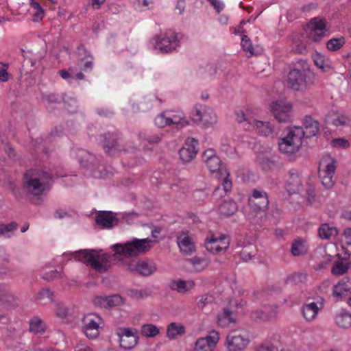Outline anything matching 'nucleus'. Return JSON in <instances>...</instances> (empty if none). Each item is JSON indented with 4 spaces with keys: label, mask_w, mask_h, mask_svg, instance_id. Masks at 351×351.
<instances>
[{
    "label": "nucleus",
    "mask_w": 351,
    "mask_h": 351,
    "mask_svg": "<svg viewBox=\"0 0 351 351\" xmlns=\"http://www.w3.org/2000/svg\"><path fill=\"white\" fill-rule=\"evenodd\" d=\"M53 182L51 173L40 169L27 170L23 176L25 191L34 196L41 195L49 191Z\"/></svg>",
    "instance_id": "obj_1"
},
{
    "label": "nucleus",
    "mask_w": 351,
    "mask_h": 351,
    "mask_svg": "<svg viewBox=\"0 0 351 351\" xmlns=\"http://www.w3.org/2000/svg\"><path fill=\"white\" fill-rule=\"evenodd\" d=\"M314 82L315 75L306 62L302 65H297L287 75V86L294 91L304 92L314 84Z\"/></svg>",
    "instance_id": "obj_2"
},
{
    "label": "nucleus",
    "mask_w": 351,
    "mask_h": 351,
    "mask_svg": "<svg viewBox=\"0 0 351 351\" xmlns=\"http://www.w3.org/2000/svg\"><path fill=\"white\" fill-rule=\"evenodd\" d=\"M72 256L99 273L107 271L111 265L110 255L94 250L77 251L72 254Z\"/></svg>",
    "instance_id": "obj_3"
},
{
    "label": "nucleus",
    "mask_w": 351,
    "mask_h": 351,
    "mask_svg": "<svg viewBox=\"0 0 351 351\" xmlns=\"http://www.w3.org/2000/svg\"><path fill=\"white\" fill-rule=\"evenodd\" d=\"M304 133L299 128H291L287 135L279 139L280 152L288 157H292L298 152L302 145Z\"/></svg>",
    "instance_id": "obj_4"
},
{
    "label": "nucleus",
    "mask_w": 351,
    "mask_h": 351,
    "mask_svg": "<svg viewBox=\"0 0 351 351\" xmlns=\"http://www.w3.org/2000/svg\"><path fill=\"white\" fill-rule=\"evenodd\" d=\"M149 239H134L130 242L125 244H116L113 249L116 254L122 255L125 257L136 256L146 252L150 247Z\"/></svg>",
    "instance_id": "obj_5"
},
{
    "label": "nucleus",
    "mask_w": 351,
    "mask_h": 351,
    "mask_svg": "<svg viewBox=\"0 0 351 351\" xmlns=\"http://www.w3.org/2000/svg\"><path fill=\"white\" fill-rule=\"evenodd\" d=\"M250 212L254 215L264 213L269 206L267 193L259 189H254L248 199Z\"/></svg>",
    "instance_id": "obj_6"
},
{
    "label": "nucleus",
    "mask_w": 351,
    "mask_h": 351,
    "mask_svg": "<svg viewBox=\"0 0 351 351\" xmlns=\"http://www.w3.org/2000/svg\"><path fill=\"white\" fill-rule=\"evenodd\" d=\"M178 35L171 30L160 34L155 38V48L162 53H167L176 49L179 41Z\"/></svg>",
    "instance_id": "obj_7"
},
{
    "label": "nucleus",
    "mask_w": 351,
    "mask_h": 351,
    "mask_svg": "<svg viewBox=\"0 0 351 351\" xmlns=\"http://www.w3.org/2000/svg\"><path fill=\"white\" fill-rule=\"evenodd\" d=\"M202 160L212 173H216L217 176H229L226 167L221 165L220 158L213 149H208L203 153Z\"/></svg>",
    "instance_id": "obj_8"
},
{
    "label": "nucleus",
    "mask_w": 351,
    "mask_h": 351,
    "mask_svg": "<svg viewBox=\"0 0 351 351\" xmlns=\"http://www.w3.org/2000/svg\"><path fill=\"white\" fill-rule=\"evenodd\" d=\"M117 335L119 338L120 346L124 350H130L138 343V331L134 328H119Z\"/></svg>",
    "instance_id": "obj_9"
},
{
    "label": "nucleus",
    "mask_w": 351,
    "mask_h": 351,
    "mask_svg": "<svg viewBox=\"0 0 351 351\" xmlns=\"http://www.w3.org/2000/svg\"><path fill=\"white\" fill-rule=\"evenodd\" d=\"M335 169V162L332 160H330V161L326 164L325 160H323L319 165V176L323 186L327 189H331L334 185L333 176Z\"/></svg>",
    "instance_id": "obj_10"
},
{
    "label": "nucleus",
    "mask_w": 351,
    "mask_h": 351,
    "mask_svg": "<svg viewBox=\"0 0 351 351\" xmlns=\"http://www.w3.org/2000/svg\"><path fill=\"white\" fill-rule=\"evenodd\" d=\"M84 333L89 339H95L99 336L100 325L102 320L100 317L95 314L86 315L83 319Z\"/></svg>",
    "instance_id": "obj_11"
},
{
    "label": "nucleus",
    "mask_w": 351,
    "mask_h": 351,
    "mask_svg": "<svg viewBox=\"0 0 351 351\" xmlns=\"http://www.w3.org/2000/svg\"><path fill=\"white\" fill-rule=\"evenodd\" d=\"M101 136L103 148L106 154L114 156L125 150L117 134L108 132Z\"/></svg>",
    "instance_id": "obj_12"
},
{
    "label": "nucleus",
    "mask_w": 351,
    "mask_h": 351,
    "mask_svg": "<svg viewBox=\"0 0 351 351\" xmlns=\"http://www.w3.org/2000/svg\"><path fill=\"white\" fill-rule=\"evenodd\" d=\"M127 269L132 273L143 276H151L156 271L154 263L145 261H138L137 262L132 261L128 264Z\"/></svg>",
    "instance_id": "obj_13"
},
{
    "label": "nucleus",
    "mask_w": 351,
    "mask_h": 351,
    "mask_svg": "<svg viewBox=\"0 0 351 351\" xmlns=\"http://www.w3.org/2000/svg\"><path fill=\"white\" fill-rule=\"evenodd\" d=\"M270 107L275 119L278 122H287L290 120L291 106L289 103L284 101H276L272 102Z\"/></svg>",
    "instance_id": "obj_14"
},
{
    "label": "nucleus",
    "mask_w": 351,
    "mask_h": 351,
    "mask_svg": "<svg viewBox=\"0 0 351 351\" xmlns=\"http://www.w3.org/2000/svg\"><path fill=\"white\" fill-rule=\"evenodd\" d=\"M248 343V339L237 330L230 332L226 337V344L228 351H243Z\"/></svg>",
    "instance_id": "obj_15"
},
{
    "label": "nucleus",
    "mask_w": 351,
    "mask_h": 351,
    "mask_svg": "<svg viewBox=\"0 0 351 351\" xmlns=\"http://www.w3.org/2000/svg\"><path fill=\"white\" fill-rule=\"evenodd\" d=\"M198 145V141L194 138H187L184 146L180 149V159L184 162L191 161L196 156Z\"/></svg>",
    "instance_id": "obj_16"
},
{
    "label": "nucleus",
    "mask_w": 351,
    "mask_h": 351,
    "mask_svg": "<svg viewBox=\"0 0 351 351\" xmlns=\"http://www.w3.org/2000/svg\"><path fill=\"white\" fill-rule=\"evenodd\" d=\"M96 223L103 228H112L119 223L117 214L112 211H99L95 218Z\"/></svg>",
    "instance_id": "obj_17"
},
{
    "label": "nucleus",
    "mask_w": 351,
    "mask_h": 351,
    "mask_svg": "<svg viewBox=\"0 0 351 351\" xmlns=\"http://www.w3.org/2000/svg\"><path fill=\"white\" fill-rule=\"evenodd\" d=\"M178 245L185 254H191L195 250V245L188 232H182L177 238Z\"/></svg>",
    "instance_id": "obj_18"
},
{
    "label": "nucleus",
    "mask_w": 351,
    "mask_h": 351,
    "mask_svg": "<svg viewBox=\"0 0 351 351\" xmlns=\"http://www.w3.org/2000/svg\"><path fill=\"white\" fill-rule=\"evenodd\" d=\"M303 126L298 127L304 133V137L310 138L315 136L319 132V123L311 117L306 116L304 119Z\"/></svg>",
    "instance_id": "obj_19"
},
{
    "label": "nucleus",
    "mask_w": 351,
    "mask_h": 351,
    "mask_svg": "<svg viewBox=\"0 0 351 351\" xmlns=\"http://www.w3.org/2000/svg\"><path fill=\"white\" fill-rule=\"evenodd\" d=\"M195 285L193 280H172L169 282V288L173 291H176L180 293H184L194 288Z\"/></svg>",
    "instance_id": "obj_20"
},
{
    "label": "nucleus",
    "mask_w": 351,
    "mask_h": 351,
    "mask_svg": "<svg viewBox=\"0 0 351 351\" xmlns=\"http://www.w3.org/2000/svg\"><path fill=\"white\" fill-rule=\"evenodd\" d=\"M76 156L80 164L86 168H91L96 165L95 156L85 149H78Z\"/></svg>",
    "instance_id": "obj_21"
},
{
    "label": "nucleus",
    "mask_w": 351,
    "mask_h": 351,
    "mask_svg": "<svg viewBox=\"0 0 351 351\" xmlns=\"http://www.w3.org/2000/svg\"><path fill=\"white\" fill-rule=\"evenodd\" d=\"M288 191L291 193L297 192L301 185V180L297 170L293 169L289 171V177L287 180Z\"/></svg>",
    "instance_id": "obj_22"
},
{
    "label": "nucleus",
    "mask_w": 351,
    "mask_h": 351,
    "mask_svg": "<svg viewBox=\"0 0 351 351\" xmlns=\"http://www.w3.org/2000/svg\"><path fill=\"white\" fill-rule=\"evenodd\" d=\"M338 234L336 227L325 223H322L318 229V235L322 239L330 240Z\"/></svg>",
    "instance_id": "obj_23"
},
{
    "label": "nucleus",
    "mask_w": 351,
    "mask_h": 351,
    "mask_svg": "<svg viewBox=\"0 0 351 351\" xmlns=\"http://www.w3.org/2000/svg\"><path fill=\"white\" fill-rule=\"evenodd\" d=\"M335 323L342 328L351 327V313L346 310L341 309L335 314Z\"/></svg>",
    "instance_id": "obj_24"
},
{
    "label": "nucleus",
    "mask_w": 351,
    "mask_h": 351,
    "mask_svg": "<svg viewBox=\"0 0 351 351\" xmlns=\"http://www.w3.org/2000/svg\"><path fill=\"white\" fill-rule=\"evenodd\" d=\"M319 309L317 304L314 302L304 304L302 308L304 318L308 322L313 321L316 317Z\"/></svg>",
    "instance_id": "obj_25"
},
{
    "label": "nucleus",
    "mask_w": 351,
    "mask_h": 351,
    "mask_svg": "<svg viewBox=\"0 0 351 351\" xmlns=\"http://www.w3.org/2000/svg\"><path fill=\"white\" fill-rule=\"evenodd\" d=\"M256 162L264 171H269L277 167V163L274 158L269 157L266 155H259Z\"/></svg>",
    "instance_id": "obj_26"
},
{
    "label": "nucleus",
    "mask_w": 351,
    "mask_h": 351,
    "mask_svg": "<svg viewBox=\"0 0 351 351\" xmlns=\"http://www.w3.org/2000/svg\"><path fill=\"white\" fill-rule=\"evenodd\" d=\"M185 332V328L182 324L172 322L167 326V336L172 339H175L178 335H184Z\"/></svg>",
    "instance_id": "obj_27"
},
{
    "label": "nucleus",
    "mask_w": 351,
    "mask_h": 351,
    "mask_svg": "<svg viewBox=\"0 0 351 351\" xmlns=\"http://www.w3.org/2000/svg\"><path fill=\"white\" fill-rule=\"evenodd\" d=\"M237 210V204L232 200L223 201L219 207V212L221 215L229 216L234 214Z\"/></svg>",
    "instance_id": "obj_28"
},
{
    "label": "nucleus",
    "mask_w": 351,
    "mask_h": 351,
    "mask_svg": "<svg viewBox=\"0 0 351 351\" xmlns=\"http://www.w3.org/2000/svg\"><path fill=\"white\" fill-rule=\"evenodd\" d=\"M253 125L252 129H256L257 132L262 136H269L273 132V129L269 122H263L254 119L253 120Z\"/></svg>",
    "instance_id": "obj_29"
},
{
    "label": "nucleus",
    "mask_w": 351,
    "mask_h": 351,
    "mask_svg": "<svg viewBox=\"0 0 351 351\" xmlns=\"http://www.w3.org/2000/svg\"><path fill=\"white\" fill-rule=\"evenodd\" d=\"M350 290V284L348 280L339 281L333 288V295L337 298H343L346 293Z\"/></svg>",
    "instance_id": "obj_30"
},
{
    "label": "nucleus",
    "mask_w": 351,
    "mask_h": 351,
    "mask_svg": "<svg viewBox=\"0 0 351 351\" xmlns=\"http://www.w3.org/2000/svg\"><path fill=\"white\" fill-rule=\"evenodd\" d=\"M234 319L232 317V312L228 309H223V311L218 315L217 322L221 327H227L230 324L234 323Z\"/></svg>",
    "instance_id": "obj_31"
},
{
    "label": "nucleus",
    "mask_w": 351,
    "mask_h": 351,
    "mask_svg": "<svg viewBox=\"0 0 351 351\" xmlns=\"http://www.w3.org/2000/svg\"><path fill=\"white\" fill-rule=\"evenodd\" d=\"M219 240H217V237L212 235L210 238H206L205 241V247L206 250L213 254H218L221 252V246L219 245Z\"/></svg>",
    "instance_id": "obj_32"
},
{
    "label": "nucleus",
    "mask_w": 351,
    "mask_h": 351,
    "mask_svg": "<svg viewBox=\"0 0 351 351\" xmlns=\"http://www.w3.org/2000/svg\"><path fill=\"white\" fill-rule=\"evenodd\" d=\"M256 254V247L253 244L245 245L240 252L241 259L245 262L250 261Z\"/></svg>",
    "instance_id": "obj_33"
},
{
    "label": "nucleus",
    "mask_w": 351,
    "mask_h": 351,
    "mask_svg": "<svg viewBox=\"0 0 351 351\" xmlns=\"http://www.w3.org/2000/svg\"><path fill=\"white\" fill-rule=\"evenodd\" d=\"M169 114L171 125H176L178 128H181L189 124V121L185 119L182 112L174 114L173 112L169 111Z\"/></svg>",
    "instance_id": "obj_34"
},
{
    "label": "nucleus",
    "mask_w": 351,
    "mask_h": 351,
    "mask_svg": "<svg viewBox=\"0 0 351 351\" xmlns=\"http://www.w3.org/2000/svg\"><path fill=\"white\" fill-rule=\"evenodd\" d=\"M308 29L326 32V21L319 18L312 19L308 25Z\"/></svg>",
    "instance_id": "obj_35"
},
{
    "label": "nucleus",
    "mask_w": 351,
    "mask_h": 351,
    "mask_svg": "<svg viewBox=\"0 0 351 351\" xmlns=\"http://www.w3.org/2000/svg\"><path fill=\"white\" fill-rule=\"evenodd\" d=\"M307 249L305 247L304 241L299 239L295 240L291 245V252L295 256H302L306 253Z\"/></svg>",
    "instance_id": "obj_36"
},
{
    "label": "nucleus",
    "mask_w": 351,
    "mask_h": 351,
    "mask_svg": "<svg viewBox=\"0 0 351 351\" xmlns=\"http://www.w3.org/2000/svg\"><path fill=\"white\" fill-rule=\"evenodd\" d=\"M141 331V334L147 337H154L160 332L157 326L152 324L143 325Z\"/></svg>",
    "instance_id": "obj_37"
},
{
    "label": "nucleus",
    "mask_w": 351,
    "mask_h": 351,
    "mask_svg": "<svg viewBox=\"0 0 351 351\" xmlns=\"http://www.w3.org/2000/svg\"><path fill=\"white\" fill-rule=\"evenodd\" d=\"M155 125L160 128L171 125L169 111H165L158 114L155 120Z\"/></svg>",
    "instance_id": "obj_38"
},
{
    "label": "nucleus",
    "mask_w": 351,
    "mask_h": 351,
    "mask_svg": "<svg viewBox=\"0 0 351 351\" xmlns=\"http://www.w3.org/2000/svg\"><path fill=\"white\" fill-rule=\"evenodd\" d=\"M202 121L204 125H212L216 122V114L210 108L205 106L204 108Z\"/></svg>",
    "instance_id": "obj_39"
},
{
    "label": "nucleus",
    "mask_w": 351,
    "mask_h": 351,
    "mask_svg": "<svg viewBox=\"0 0 351 351\" xmlns=\"http://www.w3.org/2000/svg\"><path fill=\"white\" fill-rule=\"evenodd\" d=\"M236 119L239 123L244 122V127L247 130H252L254 127L253 125V119L248 118L246 117V114L242 110L237 111L236 113Z\"/></svg>",
    "instance_id": "obj_40"
},
{
    "label": "nucleus",
    "mask_w": 351,
    "mask_h": 351,
    "mask_svg": "<svg viewBox=\"0 0 351 351\" xmlns=\"http://www.w3.org/2000/svg\"><path fill=\"white\" fill-rule=\"evenodd\" d=\"M17 228L18 223L15 221L8 224L1 223L2 232H1V236L10 239L12 237L13 232L16 230Z\"/></svg>",
    "instance_id": "obj_41"
},
{
    "label": "nucleus",
    "mask_w": 351,
    "mask_h": 351,
    "mask_svg": "<svg viewBox=\"0 0 351 351\" xmlns=\"http://www.w3.org/2000/svg\"><path fill=\"white\" fill-rule=\"evenodd\" d=\"M189 261L196 271H201L208 265V261L204 258L194 257L189 259Z\"/></svg>",
    "instance_id": "obj_42"
},
{
    "label": "nucleus",
    "mask_w": 351,
    "mask_h": 351,
    "mask_svg": "<svg viewBox=\"0 0 351 351\" xmlns=\"http://www.w3.org/2000/svg\"><path fill=\"white\" fill-rule=\"evenodd\" d=\"M349 266L342 261H335L332 267L331 273L333 275L339 276L344 274L348 269Z\"/></svg>",
    "instance_id": "obj_43"
},
{
    "label": "nucleus",
    "mask_w": 351,
    "mask_h": 351,
    "mask_svg": "<svg viewBox=\"0 0 351 351\" xmlns=\"http://www.w3.org/2000/svg\"><path fill=\"white\" fill-rule=\"evenodd\" d=\"M139 136L141 138L147 141L149 143L156 144L161 141L163 134L162 133L152 134L147 132H141Z\"/></svg>",
    "instance_id": "obj_44"
},
{
    "label": "nucleus",
    "mask_w": 351,
    "mask_h": 351,
    "mask_svg": "<svg viewBox=\"0 0 351 351\" xmlns=\"http://www.w3.org/2000/svg\"><path fill=\"white\" fill-rule=\"evenodd\" d=\"M345 44V39L343 37L332 38L326 43L327 49L329 51H335L339 50Z\"/></svg>",
    "instance_id": "obj_45"
},
{
    "label": "nucleus",
    "mask_w": 351,
    "mask_h": 351,
    "mask_svg": "<svg viewBox=\"0 0 351 351\" xmlns=\"http://www.w3.org/2000/svg\"><path fill=\"white\" fill-rule=\"evenodd\" d=\"M29 329L34 333H43L45 332V324L42 320L34 318L31 320L29 324Z\"/></svg>",
    "instance_id": "obj_46"
},
{
    "label": "nucleus",
    "mask_w": 351,
    "mask_h": 351,
    "mask_svg": "<svg viewBox=\"0 0 351 351\" xmlns=\"http://www.w3.org/2000/svg\"><path fill=\"white\" fill-rule=\"evenodd\" d=\"M36 299L40 302H52L53 292L49 289L43 288L37 293Z\"/></svg>",
    "instance_id": "obj_47"
},
{
    "label": "nucleus",
    "mask_w": 351,
    "mask_h": 351,
    "mask_svg": "<svg viewBox=\"0 0 351 351\" xmlns=\"http://www.w3.org/2000/svg\"><path fill=\"white\" fill-rule=\"evenodd\" d=\"M127 295L133 300H138L148 296L147 291L137 289H129L126 291Z\"/></svg>",
    "instance_id": "obj_48"
},
{
    "label": "nucleus",
    "mask_w": 351,
    "mask_h": 351,
    "mask_svg": "<svg viewBox=\"0 0 351 351\" xmlns=\"http://www.w3.org/2000/svg\"><path fill=\"white\" fill-rule=\"evenodd\" d=\"M204 106L201 104H196L194 109L191 114V119L196 123H201L202 121V116L204 112Z\"/></svg>",
    "instance_id": "obj_49"
},
{
    "label": "nucleus",
    "mask_w": 351,
    "mask_h": 351,
    "mask_svg": "<svg viewBox=\"0 0 351 351\" xmlns=\"http://www.w3.org/2000/svg\"><path fill=\"white\" fill-rule=\"evenodd\" d=\"M241 46L243 49L247 52L250 53V55H256L258 53L254 50V47H252L251 40L250 38L244 35L242 37L241 39Z\"/></svg>",
    "instance_id": "obj_50"
},
{
    "label": "nucleus",
    "mask_w": 351,
    "mask_h": 351,
    "mask_svg": "<svg viewBox=\"0 0 351 351\" xmlns=\"http://www.w3.org/2000/svg\"><path fill=\"white\" fill-rule=\"evenodd\" d=\"M307 276L305 273H294L287 278V282L293 284H300L306 282Z\"/></svg>",
    "instance_id": "obj_51"
},
{
    "label": "nucleus",
    "mask_w": 351,
    "mask_h": 351,
    "mask_svg": "<svg viewBox=\"0 0 351 351\" xmlns=\"http://www.w3.org/2000/svg\"><path fill=\"white\" fill-rule=\"evenodd\" d=\"M123 298L118 294L107 296V307H113L123 304Z\"/></svg>",
    "instance_id": "obj_52"
},
{
    "label": "nucleus",
    "mask_w": 351,
    "mask_h": 351,
    "mask_svg": "<svg viewBox=\"0 0 351 351\" xmlns=\"http://www.w3.org/2000/svg\"><path fill=\"white\" fill-rule=\"evenodd\" d=\"M306 200L311 206H319L321 204V201L319 198L317 197L313 189L308 190Z\"/></svg>",
    "instance_id": "obj_53"
},
{
    "label": "nucleus",
    "mask_w": 351,
    "mask_h": 351,
    "mask_svg": "<svg viewBox=\"0 0 351 351\" xmlns=\"http://www.w3.org/2000/svg\"><path fill=\"white\" fill-rule=\"evenodd\" d=\"M213 349L209 346V343L204 338H199L197 340L195 346V351H211Z\"/></svg>",
    "instance_id": "obj_54"
},
{
    "label": "nucleus",
    "mask_w": 351,
    "mask_h": 351,
    "mask_svg": "<svg viewBox=\"0 0 351 351\" xmlns=\"http://www.w3.org/2000/svg\"><path fill=\"white\" fill-rule=\"evenodd\" d=\"M30 5L32 8H34L35 10L34 16V17H36V19H34V21H38L42 19L44 16V10L41 8L40 3L35 1H32Z\"/></svg>",
    "instance_id": "obj_55"
},
{
    "label": "nucleus",
    "mask_w": 351,
    "mask_h": 351,
    "mask_svg": "<svg viewBox=\"0 0 351 351\" xmlns=\"http://www.w3.org/2000/svg\"><path fill=\"white\" fill-rule=\"evenodd\" d=\"M207 341L209 343V346L213 349L219 340V334L216 330H212L209 335L204 337Z\"/></svg>",
    "instance_id": "obj_56"
},
{
    "label": "nucleus",
    "mask_w": 351,
    "mask_h": 351,
    "mask_svg": "<svg viewBox=\"0 0 351 351\" xmlns=\"http://www.w3.org/2000/svg\"><path fill=\"white\" fill-rule=\"evenodd\" d=\"M42 98L48 105L60 104L61 101V97L58 95L54 93L43 95Z\"/></svg>",
    "instance_id": "obj_57"
},
{
    "label": "nucleus",
    "mask_w": 351,
    "mask_h": 351,
    "mask_svg": "<svg viewBox=\"0 0 351 351\" xmlns=\"http://www.w3.org/2000/svg\"><path fill=\"white\" fill-rule=\"evenodd\" d=\"M313 61L315 64L323 71H326V69L329 68L328 64L326 62L324 57L319 54H317L314 57Z\"/></svg>",
    "instance_id": "obj_58"
},
{
    "label": "nucleus",
    "mask_w": 351,
    "mask_h": 351,
    "mask_svg": "<svg viewBox=\"0 0 351 351\" xmlns=\"http://www.w3.org/2000/svg\"><path fill=\"white\" fill-rule=\"evenodd\" d=\"M325 36V32L309 30L308 32V38L315 42L320 41Z\"/></svg>",
    "instance_id": "obj_59"
},
{
    "label": "nucleus",
    "mask_w": 351,
    "mask_h": 351,
    "mask_svg": "<svg viewBox=\"0 0 351 351\" xmlns=\"http://www.w3.org/2000/svg\"><path fill=\"white\" fill-rule=\"evenodd\" d=\"M212 301H213L212 296L205 294L199 298L197 304V306L199 308L202 309L205 307L206 305L211 303Z\"/></svg>",
    "instance_id": "obj_60"
},
{
    "label": "nucleus",
    "mask_w": 351,
    "mask_h": 351,
    "mask_svg": "<svg viewBox=\"0 0 351 351\" xmlns=\"http://www.w3.org/2000/svg\"><path fill=\"white\" fill-rule=\"evenodd\" d=\"M8 65L0 62V82H7L10 74L8 73Z\"/></svg>",
    "instance_id": "obj_61"
},
{
    "label": "nucleus",
    "mask_w": 351,
    "mask_h": 351,
    "mask_svg": "<svg viewBox=\"0 0 351 351\" xmlns=\"http://www.w3.org/2000/svg\"><path fill=\"white\" fill-rule=\"evenodd\" d=\"M56 313L58 317L64 318L68 313V309L64 304H57L56 307Z\"/></svg>",
    "instance_id": "obj_62"
},
{
    "label": "nucleus",
    "mask_w": 351,
    "mask_h": 351,
    "mask_svg": "<svg viewBox=\"0 0 351 351\" xmlns=\"http://www.w3.org/2000/svg\"><path fill=\"white\" fill-rule=\"evenodd\" d=\"M349 121H350V119L348 117L341 114V115H339L337 118L334 119L332 121V123L335 126H339V125H346V123H348L349 122Z\"/></svg>",
    "instance_id": "obj_63"
},
{
    "label": "nucleus",
    "mask_w": 351,
    "mask_h": 351,
    "mask_svg": "<svg viewBox=\"0 0 351 351\" xmlns=\"http://www.w3.org/2000/svg\"><path fill=\"white\" fill-rule=\"evenodd\" d=\"M335 147L347 148L349 146V142L344 138H335L331 142Z\"/></svg>",
    "instance_id": "obj_64"
}]
</instances>
